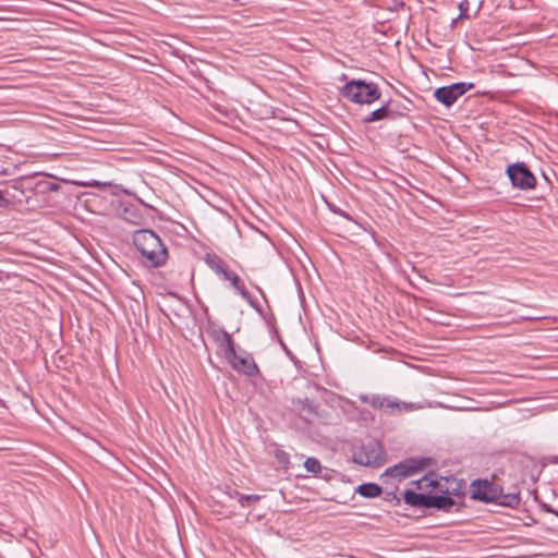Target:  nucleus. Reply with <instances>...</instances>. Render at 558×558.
<instances>
[{"mask_svg":"<svg viewBox=\"0 0 558 558\" xmlns=\"http://www.w3.org/2000/svg\"><path fill=\"white\" fill-rule=\"evenodd\" d=\"M136 251L150 267H161L168 259V251L160 236L149 229H140L133 233Z\"/></svg>","mask_w":558,"mask_h":558,"instance_id":"1","label":"nucleus"},{"mask_svg":"<svg viewBox=\"0 0 558 558\" xmlns=\"http://www.w3.org/2000/svg\"><path fill=\"white\" fill-rule=\"evenodd\" d=\"M340 93L343 98L359 105H371L381 96L377 84L362 80H352L345 83Z\"/></svg>","mask_w":558,"mask_h":558,"instance_id":"2","label":"nucleus"},{"mask_svg":"<svg viewBox=\"0 0 558 558\" xmlns=\"http://www.w3.org/2000/svg\"><path fill=\"white\" fill-rule=\"evenodd\" d=\"M221 347L225 350L226 357L230 361L235 371L242 372L246 375H253L258 371L254 359L251 355H239L236 353L233 340L226 331L221 332Z\"/></svg>","mask_w":558,"mask_h":558,"instance_id":"3","label":"nucleus"},{"mask_svg":"<svg viewBox=\"0 0 558 558\" xmlns=\"http://www.w3.org/2000/svg\"><path fill=\"white\" fill-rule=\"evenodd\" d=\"M429 464V458H409L388 468L384 475L401 481L425 470Z\"/></svg>","mask_w":558,"mask_h":558,"instance_id":"4","label":"nucleus"},{"mask_svg":"<svg viewBox=\"0 0 558 558\" xmlns=\"http://www.w3.org/2000/svg\"><path fill=\"white\" fill-rule=\"evenodd\" d=\"M506 173L515 189L527 191L536 186V178L524 162L509 165Z\"/></svg>","mask_w":558,"mask_h":558,"instance_id":"5","label":"nucleus"},{"mask_svg":"<svg viewBox=\"0 0 558 558\" xmlns=\"http://www.w3.org/2000/svg\"><path fill=\"white\" fill-rule=\"evenodd\" d=\"M474 87V83L457 82L435 89L434 97L446 107L452 106L459 97Z\"/></svg>","mask_w":558,"mask_h":558,"instance_id":"6","label":"nucleus"},{"mask_svg":"<svg viewBox=\"0 0 558 558\" xmlns=\"http://www.w3.org/2000/svg\"><path fill=\"white\" fill-rule=\"evenodd\" d=\"M414 484L418 490L437 489L438 492L446 494L457 492L459 488V484L456 478L441 477L440 480H437L435 473H428L424 475L422 478L414 482Z\"/></svg>","mask_w":558,"mask_h":558,"instance_id":"7","label":"nucleus"},{"mask_svg":"<svg viewBox=\"0 0 558 558\" xmlns=\"http://www.w3.org/2000/svg\"><path fill=\"white\" fill-rule=\"evenodd\" d=\"M354 462L364 466L379 465L383 462V450L376 440H369L354 452Z\"/></svg>","mask_w":558,"mask_h":558,"instance_id":"8","label":"nucleus"},{"mask_svg":"<svg viewBox=\"0 0 558 558\" xmlns=\"http://www.w3.org/2000/svg\"><path fill=\"white\" fill-rule=\"evenodd\" d=\"M501 488L487 480H476L471 484V497L485 502H497Z\"/></svg>","mask_w":558,"mask_h":558,"instance_id":"9","label":"nucleus"},{"mask_svg":"<svg viewBox=\"0 0 558 558\" xmlns=\"http://www.w3.org/2000/svg\"><path fill=\"white\" fill-rule=\"evenodd\" d=\"M399 116L400 113L396 111L391 102H389L362 118V122L368 124L380 120H396Z\"/></svg>","mask_w":558,"mask_h":558,"instance_id":"10","label":"nucleus"},{"mask_svg":"<svg viewBox=\"0 0 558 558\" xmlns=\"http://www.w3.org/2000/svg\"><path fill=\"white\" fill-rule=\"evenodd\" d=\"M222 280L229 281L231 287L245 300H250V293L243 280L233 271L228 270Z\"/></svg>","mask_w":558,"mask_h":558,"instance_id":"11","label":"nucleus"},{"mask_svg":"<svg viewBox=\"0 0 558 558\" xmlns=\"http://www.w3.org/2000/svg\"><path fill=\"white\" fill-rule=\"evenodd\" d=\"M429 495L422 493H415L413 490H405L403 499L405 504L416 508H427Z\"/></svg>","mask_w":558,"mask_h":558,"instance_id":"12","label":"nucleus"},{"mask_svg":"<svg viewBox=\"0 0 558 558\" xmlns=\"http://www.w3.org/2000/svg\"><path fill=\"white\" fill-rule=\"evenodd\" d=\"M454 505L456 502L450 496L429 495L427 508L449 511Z\"/></svg>","mask_w":558,"mask_h":558,"instance_id":"13","label":"nucleus"},{"mask_svg":"<svg viewBox=\"0 0 558 558\" xmlns=\"http://www.w3.org/2000/svg\"><path fill=\"white\" fill-rule=\"evenodd\" d=\"M205 263L221 279L223 278L225 274L228 272L223 260L216 254H207L205 256Z\"/></svg>","mask_w":558,"mask_h":558,"instance_id":"14","label":"nucleus"},{"mask_svg":"<svg viewBox=\"0 0 558 558\" xmlns=\"http://www.w3.org/2000/svg\"><path fill=\"white\" fill-rule=\"evenodd\" d=\"M356 493L365 498H375L381 494V487L375 483H364L356 488Z\"/></svg>","mask_w":558,"mask_h":558,"instance_id":"15","label":"nucleus"},{"mask_svg":"<svg viewBox=\"0 0 558 558\" xmlns=\"http://www.w3.org/2000/svg\"><path fill=\"white\" fill-rule=\"evenodd\" d=\"M520 500L521 499L519 493L504 494V492L501 490V496L500 499L497 500V504L507 507H515L520 504Z\"/></svg>","mask_w":558,"mask_h":558,"instance_id":"16","label":"nucleus"},{"mask_svg":"<svg viewBox=\"0 0 558 558\" xmlns=\"http://www.w3.org/2000/svg\"><path fill=\"white\" fill-rule=\"evenodd\" d=\"M304 468L308 473L313 475L319 474L323 469L320 461L314 457H310L304 461Z\"/></svg>","mask_w":558,"mask_h":558,"instance_id":"17","label":"nucleus"},{"mask_svg":"<svg viewBox=\"0 0 558 558\" xmlns=\"http://www.w3.org/2000/svg\"><path fill=\"white\" fill-rule=\"evenodd\" d=\"M258 499H259V496H257V495H247V496L241 495L239 497V502L242 506H246V505H251V504L257 501Z\"/></svg>","mask_w":558,"mask_h":558,"instance_id":"18","label":"nucleus"},{"mask_svg":"<svg viewBox=\"0 0 558 558\" xmlns=\"http://www.w3.org/2000/svg\"><path fill=\"white\" fill-rule=\"evenodd\" d=\"M469 5H470L469 0H462L459 3V10H460L459 17L460 19H468L469 17V15H468Z\"/></svg>","mask_w":558,"mask_h":558,"instance_id":"19","label":"nucleus"},{"mask_svg":"<svg viewBox=\"0 0 558 558\" xmlns=\"http://www.w3.org/2000/svg\"><path fill=\"white\" fill-rule=\"evenodd\" d=\"M281 349L286 352V354L289 356L290 361L298 366V362L294 356L291 354L290 350L286 347V344L281 341L280 342Z\"/></svg>","mask_w":558,"mask_h":558,"instance_id":"20","label":"nucleus"},{"mask_svg":"<svg viewBox=\"0 0 558 558\" xmlns=\"http://www.w3.org/2000/svg\"><path fill=\"white\" fill-rule=\"evenodd\" d=\"M385 499L388 500V501L397 500L398 504L400 502V498L397 497L396 493H387Z\"/></svg>","mask_w":558,"mask_h":558,"instance_id":"21","label":"nucleus"},{"mask_svg":"<svg viewBox=\"0 0 558 558\" xmlns=\"http://www.w3.org/2000/svg\"><path fill=\"white\" fill-rule=\"evenodd\" d=\"M9 201L3 197L2 192L0 191V206H7Z\"/></svg>","mask_w":558,"mask_h":558,"instance_id":"22","label":"nucleus"},{"mask_svg":"<svg viewBox=\"0 0 558 558\" xmlns=\"http://www.w3.org/2000/svg\"><path fill=\"white\" fill-rule=\"evenodd\" d=\"M546 511H547V512H550V513H554L556 517H558V510H554V509H550V508H546Z\"/></svg>","mask_w":558,"mask_h":558,"instance_id":"23","label":"nucleus"},{"mask_svg":"<svg viewBox=\"0 0 558 558\" xmlns=\"http://www.w3.org/2000/svg\"><path fill=\"white\" fill-rule=\"evenodd\" d=\"M280 463H283V453L281 452V460Z\"/></svg>","mask_w":558,"mask_h":558,"instance_id":"24","label":"nucleus"}]
</instances>
